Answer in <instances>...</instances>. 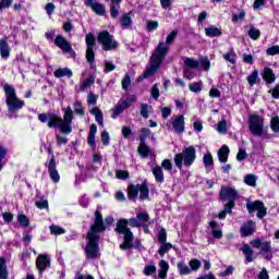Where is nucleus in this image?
<instances>
[{"label":"nucleus","mask_w":279,"mask_h":279,"mask_svg":"<svg viewBox=\"0 0 279 279\" xmlns=\"http://www.w3.org/2000/svg\"><path fill=\"white\" fill-rule=\"evenodd\" d=\"M228 156H230V148L228 147V145H223L218 150L219 162H228Z\"/></svg>","instance_id":"nucleus-23"},{"label":"nucleus","mask_w":279,"mask_h":279,"mask_svg":"<svg viewBox=\"0 0 279 279\" xmlns=\"http://www.w3.org/2000/svg\"><path fill=\"white\" fill-rule=\"evenodd\" d=\"M3 90L5 95L7 108L9 110V117L12 118V114L25 108V100H21V98L16 96V89L10 84H4Z\"/></svg>","instance_id":"nucleus-5"},{"label":"nucleus","mask_w":279,"mask_h":279,"mask_svg":"<svg viewBox=\"0 0 279 279\" xmlns=\"http://www.w3.org/2000/svg\"><path fill=\"white\" fill-rule=\"evenodd\" d=\"M217 132L219 134H228V122L226 120L218 122Z\"/></svg>","instance_id":"nucleus-42"},{"label":"nucleus","mask_w":279,"mask_h":279,"mask_svg":"<svg viewBox=\"0 0 279 279\" xmlns=\"http://www.w3.org/2000/svg\"><path fill=\"white\" fill-rule=\"evenodd\" d=\"M203 162L206 169H210V167L215 165V161L213 160V155L210 153L205 154L203 157Z\"/></svg>","instance_id":"nucleus-38"},{"label":"nucleus","mask_w":279,"mask_h":279,"mask_svg":"<svg viewBox=\"0 0 279 279\" xmlns=\"http://www.w3.org/2000/svg\"><path fill=\"white\" fill-rule=\"evenodd\" d=\"M153 175L156 180V182H158L159 184H162V182H165V172L162 171V167L160 166H155L151 169Z\"/></svg>","instance_id":"nucleus-21"},{"label":"nucleus","mask_w":279,"mask_h":279,"mask_svg":"<svg viewBox=\"0 0 279 279\" xmlns=\"http://www.w3.org/2000/svg\"><path fill=\"white\" fill-rule=\"evenodd\" d=\"M104 230H106V226H104V217L99 210H96L95 222L87 233L88 241L85 246L86 258L93 260L101 256V253L99 252V233L104 232Z\"/></svg>","instance_id":"nucleus-2"},{"label":"nucleus","mask_w":279,"mask_h":279,"mask_svg":"<svg viewBox=\"0 0 279 279\" xmlns=\"http://www.w3.org/2000/svg\"><path fill=\"white\" fill-rule=\"evenodd\" d=\"M183 63L185 64V68L183 70V75L186 80H193L195 77V74L191 72L192 69H199V61L195 60L194 58L185 57L183 59Z\"/></svg>","instance_id":"nucleus-12"},{"label":"nucleus","mask_w":279,"mask_h":279,"mask_svg":"<svg viewBox=\"0 0 279 279\" xmlns=\"http://www.w3.org/2000/svg\"><path fill=\"white\" fill-rule=\"evenodd\" d=\"M195 158H197L195 147L189 146L184 148L182 153L174 156V165L182 170V165H184V167H191V165L195 162Z\"/></svg>","instance_id":"nucleus-6"},{"label":"nucleus","mask_w":279,"mask_h":279,"mask_svg":"<svg viewBox=\"0 0 279 279\" xmlns=\"http://www.w3.org/2000/svg\"><path fill=\"white\" fill-rule=\"evenodd\" d=\"M126 109L118 101V104L114 106L113 109H111V119H117L118 117H120V114H123V112Z\"/></svg>","instance_id":"nucleus-29"},{"label":"nucleus","mask_w":279,"mask_h":279,"mask_svg":"<svg viewBox=\"0 0 279 279\" xmlns=\"http://www.w3.org/2000/svg\"><path fill=\"white\" fill-rule=\"evenodd\" d=\"M175 38H178V31H172L167 36L166 43L161 41L158 44L150 57V63L146 68L143 77H151V75H154L158 71V69H160V64L165 62V58H167V53H169V45L174 43Z\"/></svg>","instance_id":"nucleus-3"},{"label":"nucleus","mask_w":279,"mask_h":279,"mask_svg":"<svg viewBox=\"0 0 279 279\" xmlns=\"http://www.w3.org/2000/svg\"><path fill=\"white\" fill-rule=\"evenodd\" d=\"M161 168L165 169V171H172L173 163L169 159H163L161 162Z\"/></svg>","instance_id":"nucleus-56"},{"label":"nucleus","mask_w":279,"mask_h":279,"mask_svg":"<svg viewBox=\"0 0 279 279\" xmlns=\"http://www.w3.org/2000/svg\"><path fill=\"white\" fill-rule=\"evenodd\" d=\"M90 114H93L100 128H104V112L98 107H94L90 110Z\"/></svg>","instance_id":"nucleus-24"},{"label":"nucleus","mask_w":279,"mask_h":279,"mask_svg":"<svg viewBox=\"0 0 279 279\" xmlns=\"http://www.w3.org/2000/svg\"><path fill=\"white\" fill-rule=\"evenodd\" d=\"M241 232L243 236H250V234H254L256 232V222L254 221H248L243 225L241 228Z\"/></svg>","instance_id":"nucleus-20"},{"label":"nucleus","mask_w":279,"mask_h":279,"mask_svg":"<svg viewBox=\"0 0 279 279\" xmlns=\"http://www.w3.org/2000/svg\"><path fill=\"white\" fill-rule=\"evenodd\" d=\"M85 5H87V8H92L93 12L99 16H104V14H106V7L99 2H95L94 0H85Z\"/></svg>","instance_id":"nucleus-15"},{"label":"nucleus","mask_w":279,"mask_h":279,"mask_svg":"<svg viewBox=\"0 0 279 279\" xmlns=\"http://www.w3.org/2000/svg\"><path fill=\"white\" fill-rule=\"evenodd\" d=\"M128 223L132 228H147L149 226V214L148 213H137L135 218L131 219H120L117 222L116 232L118 234H123L124 241L120 244V250H132L134 247V233L128 228Z\"/></svg>","instance_id":"nucleus-1"},{"label":"nucleus","mask_w":279,"mask_h":279,"mask_svg":"<svg viewBox=\"0 0 279 279\" xmlns=\"http://www.w3.org/2000/svg\"><path fill=\"white\" fill-rule=\"evenodd\" d=\"M159 243H167V230L161 229L158 236Z\"/></svg>","instance_id":"nucleus-63"},{"label":"nucleus","mask_w":279,"mask_h":279,"mask_svg":"<svg viewBox=\"0 0 279 279\" xmlns=\"http://www.w3.org/2000/svg\"><path fill=\"white\" fill-rule=\"evenodd\" d=\"M138 193L140 199H147V197H149V187L145 182L129 186V199H136L138 197Z\"/></svg>","instance_id":"nucleus-9"},{"label":"nucleus","mask_w":279,"mask_h":279,"mask_svg":"<svg viewBox=\"0 0 279 279\" xmlns=\"http://www.w3.org/2000/svg\"><path fill=\"white\" fill-rule=\"evenodd\" d=\"M149 110H151V107L147 104H142L141 105V116L144 119H149Z\"/></svg>","instance_id":"nucleus-45"},{"label":"nucleus","mask_w":279,"mask_h":279,"mask_svg":"<svg viewBox=\"0 0 279 279\" xmlns=\"http://www.w3.org/2000/svg\"><path fill=\"white\" fill-rule=\"evenodd\" d=\"M63 119L62 117L51 112L39 113L38 119L40 123H48V128H57V130H60L62 134H71V132H73V126H71L73 123V109L68 107L63 109Z\"/></svg>","instance_id":"nucleus-4"},{"label":"nucleus","mask_w":279,"mask_h":279,"mask_svg":"<svg viewBox=\"0 0 279 279\" xmlns=\"http://www.w3.org/2000/svg\"><path fill=\"white\" fill-rule=\"evenodd\" d=\"M173 248V244L171 243H163L159 250L158 254L161 256V258L165 256V254H168Z\"/></svg>","instance_id":"nucleus-37"},{"label":"nucleus","mask_w":279,"mask_h":279,"mask_svg":"<svg viewBox=\"0 0 279 279\" xmlns=\"http://www.w3.org/2000/svg\"><path fill=\"white\" fill-rule=\"evenodd\" d=\"M137 151L142 158H147L149 156V146L145 142H141Z\"/></svg>","instance_id":"nucleus-35"},{"label":"nucleus","mask_w":279,"mask_h":279,"mask_svg":"<svg viewBox=\"0 0 279 279\" xmlns=\"http://www.w3.org/2000/svg\"><path fill=\"white\" fill-rule=\"evenodd\" d=\"M54 45L56 47H59V49H61L62 51H71V44H69V41L66 40V38L58 35L54 39Z\"/></svg>","instance_id":"nucleus-18"},{"label":"nucleus","mask_w":279,"mask_h":279,"mask_svg":"<svg viewBox=\"0 0 279 279\" xmlns=\"http://www.w3.org/2000/svg\"><path fill=\"white\" fill-rule=\"evenodd\" d=\"M178 270L180 276H189V274H191V268L184 264V262H179L177 264Z\"/></svg>","instance_id":"nucleus-33"},{"label":"nucleus","mask_w":279,"mask_h":279,"mask_svg":"<svg viewBox=\"0 0 279 279\" xmlns=\"http://www.w3.org/2000/svg\"><path fill=\"white\" fill-rule=\"evenodd\" d=\"M248 36L252 40H258V38H260V31L258 28L251 27L248 29Z\"/></svg>","instance_id":"nucleus-47"},{"label":"nucleus","mask_w":279,"mask_h":279,"mask_svg":"<svg viewBox=\"0 0 279 279\" xmlns=\"http://www.w3.org/2000/svg\"><path fill=\"white\" fill-rule=\"evenodd\" d=\"M220 196L222 199L229 201L228 204H233L236 202V197H239V193L234 187H222L220 191Z\"/></svg>","instance_id":"nucleus-14"},{"label":"nucleus","mask_w":279,"mask_h":279,"mask_svg":"<svg viewBox=\"0 0 279 279\" xmlns=\"http://www.w3.org/2000/svg\"><path fill=\"white\" fill-rule=\"evenodd\" d=\"M262 77L266 84H274L276 82V73L271 68H265L262 72Z\"/></svg>","instance_id":"nucleus-19"},{"label":"nucleus","mask_w":279,"mask_h":279,"mask_svg":"<svg viewBox=\"0 0 279 279\" xmlns=\"http://www.w3.org/2000/svg\"><path fill=\"white\" fill-rule=\"evenodd\" d=\"M48 171L49 175L52 181L60 182V174L58 173V170L56 169V159L52 157L48 163Z\"/></svg>","instance_id":"nucleus-17"},{"label":"nucleus","mask_w":279,"mask_h":279,"mask_svg":"<svg viewBox=\"0 0 279 279\" xmlns=\"http://www.w3.org/2000/svg\"><path fill=\"white\" fill-rule=\"evenodd\" d=\"M119 102L128 110L132 104H136V96H129L126 98H121Z\"/></svg>","instance_id":"nucleus-31"},{"label":"nucleus","mask_w":279,"mask_h":279,"mask_svg":"<svg viewBox=\"0 0 279 279\" xmlns=\"http://www.w3.org/2000/svg\"><path fill=\"white\" fill-rule=\"evenodd\" d=\"M232 208H234V203H227L225 209L218 214V219H226V215L232 213Z\"/></svg>","instance_id":"nucleus-34"},{"label":"nucleus","mask_w":279,"mask_h":279,"mask_svg":"<svg viewBox=\"0 0 279 279\" xmlns=\"http://www.w3.org/2000/svg\"><path fill=\"white\" fill-rule=\"evenodd\" d=\"M85 43L87 49H95V35H93V33H88L85 37Z\"/></svg>","instance_id":"nucleus-39"},{"label":"nucleus","mask_w":279,"mask_h":279,"mask_svg":"<svg viewBox=\"0 0 279 279\" xmlns=\"http://www.w3.org/2000/svg\"><path fill=\"white\" fill-rule=\"evenodd\" d=\"M54 77H73V71L69 68H59L53 72Z\"/></svg>","instance_id":"nucleus-22"},{"label":"nucleus","mask_w":279,"mask_h":279,"mask_svg":"<svg viewBox=\"0 0 279 279\" xmlns=\"http://www.w3.org/2000/svg\"><path fill=\"white\" fill-rule=\"evenodd\" d=\"M49 265H51V259L49 258V256L43 254L38 255L36 259V267L40 272L45 271V269H47Z\"/></svg>","instance_id":"nucleus-16"},{"label":"nucleus","mask_w":279,"mask_h":279,"mask_svg":"<svg viewBox=\"0 0 279 279\" xmlns=\"http://www.w3.org/2000/svg\"><path fill=\"white\" fill-rule=\"evenodd\" d=\"M130 84H132V78H130V74H125L122 80V88L123 90H128L130 88Z\"/></svg>","instance_id":"nucleus-57"},{"label":"nucleus","mask_w":279,"mask_h":279,"mask_svg":"<svg viewBox=\"0 0 279 279\" xmlns=\"http://www.w3.org/2000/svg\"><path fill=\"white\" fill-rule=\"evenodd\" d=\"M1 58L8 60L10 58V46L8 43L1 41Z\"/></svg>","instance_id":"nucleus-36"},{"label":"nucleus","mask_w":279,"mask_h":279,"mask_svg":"<svg viewBox=\"0 0 279 279\" xmlns=\"http://www.w3.org/2000/svg\"><path fill=\"white\" fill-rule=\"evenodd\" d=\"M223 60L230 62V64H236V52L234 51V49H231L227 53H225Z\"/></svg>","instance_id":"nucleus-30"},{"label":"nucleus","mask_w":279,"mask_h":279,"mask_svg":"<svg viewBox=\"0 0 279 279\" xmlns=\"http://www.w3.org/2000/svg\"><path fill=\"white\" fill-rule=\"evenodd\" d=\"M98 43L102 45L104 51H112L119 47V43L112 38L108 31H102L98 34Z\"/></svg>","instance_id":"nucleus-10"},{"label":"nucleus","mask_w":279,"mask_h":279,"mask_svg":"<svg viewBox=\"0 0 279 279\" xmlns=\"http://www.w3.org/2000/svg\"><path fill=\"white\" fill-rule=\"evenodd\" d=\"M121 25L122 27H130V25H132V16L130 15V13H124L121 17Z\"/></svg>","instance_id":"nucleus-41"},{"label":"nucleus","mask_w":279,"mask_h":279,"mask_svg":"<svg viewBox=\"0 0 279 279\" xmlns=\"http://www.w3.org/2000/svg\"><path fill=\"white\" fill-rule=\"evenodd\" d=\"M86 60L87 62H89V64H93V62H95V48L86 49Z\"/></svg>","instance_id":"nucleus-51"},{"label":"nucleus","mask_w":279,"mask_h":279,"mask_svg":"<svg viewBox=\"0 0 279 279\" xmlns=\"http://www.w3.org/2000/svg\"><path fill=\"white\" fill-rule=\"evenodd\" d=\"M270 130L272 132L278 133L279 132V117L276 116L270 120Z\"/></svg>","instance_id":"nucleus-49"},{"label":"nucleus","mask_w":279,"mask_h":279,"mask_svg":"<svg viewBox=\"0 0 279 279\" xmlns=\"http://www.w3.org/2000/svg\"><path fill=\"white\" fill-rule=\"evenodd\" d=\"M209 228L211 230L214 239H221V236H223L221 230L217 229V223L215 221L209 222Z\"/></svg>","instance_id":"nucleus-32"},{"label":"nucleus","mask_w":279,"mask_h":279,"mask_svg":"<svg viewBox=\"0 0 279 279\" xmlns=\"http://www.w3.org/2000/svg\"><path fill=\"white\" fill-rule=\"evenodd\" d=\"M8 268H5V259L1 258V279H8Z\"/></svg>","instance_id":"nucleus-60"},{"label":"nucleus","mask_w":279,"mask_h":279,"mask_svg":"<svg viewBox=\"0 0 279 279\" xmlns=\"http://www.w3.org/2000/svg\"><path fill=\"white\" fill-rule=\"evenodd\" d=\"M116 177L118 178V180H128V178H130V172L125 170H118L116 172Z\"/></svg>","instance_id":"nucleus-55"},{"label":"nucleus","mask_w":279,"mask_h":279,"mask_svg":"<svg viewBox=\"0 0 279 279\" xmlns=\"http://www.w3.org/2000/svg\"><path fill=\"white\" fill-rule=\"evenodd\" d=\"M17 221L23 228H27L29 226V218L25 216L24 214H19L17 215Z\"/></svg>","instance_id":"nucleus-46"},{"label":"nucleus","mask_w":279,"mask_h":279,"mask_svg":"<svg viewBox=\"0 0 279 279\" xmlns=\"http://www.w3.org/2000/svg\"><path fill=\"white\" fill-rule=\"evenodd\" d=\"M149 134H151V130H149L147 128H142L140 130V141H141V143H145V141H147V137H149Z\"/></svg>","instance_id":"nucleus-43"},{"label":"nucleus","mask_w":279,"mask_h":279,"mask_svg":"<svg viewBox=\"0 0 279 279\" xmlns=\"http://www.w3.org/2000/svg\"><path fill=\"white\" fill-rule=\"evenodd\" d=\"M101 143L106 146L110 145V133L108 131L101 132Z\"/></svg>","instance_id":"nucleus-59"},{"label":"nucleus","mask_w":279,"mask_h":279,"mask_svg":"<svg viewBox=\"0 0 279 279\" xmlns=\"http://www.w3.org/2000/svg\"><path fill=\"white\" fill-rule=\"evenodd\" d=\"M97 99H99V96L89 93L87 96V104H89L90 106H95V104H97Z\"/></svg>","instance_id":"nucleus-61"},{"label":"nucleus","mask_w":279,"mask_h":279,"mask_svg":"<svg viewBox=\"0 0 279 279\" xmlns=\"http://www.w3.org/2000/svg\"><path fill=\"white\" fill-rule=\"evenodd\" d=\"M267 56H278L279 54V46H272L266 50Z\"/></svg>","instance_id":"nucleus-62"},{"label":"nucleus","mask_w":279,"mask_h":279,"mask_svg":"<svg viewBox=\"0 0 279 279\" xmlns=\"http://www.w3.org/2000/svg\"><path fill=\"white\" fill-rule=\"evenodd\" d=\"M171 125L175 134H184V130H185L184 116L180 114L171 118L170 124H167L168 130H171Z\"/></svg>","instance_id":"nucleus-13"},{"label":"nucleus","mask_w":279,"mask_h":279,"mask_svg":"<svg viewBox=\"0 0 279 279\" xmlns=\"http://www.w3.org/2000/svg\"><path fill=\"white\" fill-rule=\"evenodd\" d=\"M169 271V263L165 259L159 262V274L158 277L161 279L167 278V272Z\"/></svg>","instance_id":"nucleus-26"},{"label":"nucleus","mask_w":279,"mask_h":279,"mask_svg":"<svg viewBox=\"0 0 279 279\" xmlns=\"http://www.w3.org/2000/svg\"><path fill=\"white\" fill-rule=\"evenodd\" d=\"M95 84V76H89L87 78H82L81 80V90L84 92V90H87V88H90L92 85Z\"/></svg>","instance_id":"nucleus-27"},{"label":"nucleus","mask_w":279,"mask_h":279,"mask_svg":"<svg viewBox=\"0 0 279 279\" xmlns=\"http://www.w3.org/2000/svg\"><path fill=\"white\" fill-rule=\"evenodd\" d=\"M198 62L204 71H210V60L207 57H202Z\"/></svg>","instance_id":"nucleus-50"},{"label":"nucleus","mask_w":279,"mask_h":279,"mask_svg":"<svg viewBox=\"0 0 279 279\" xmlns=\"http://www.w3.org/2000/svg\"><path fill=\"white\" fill-rule=\"evenodd\" d=\"M246 208L250 215H252V213H257L258 219H263V217L267 215V208L265 207V204L260 201L248 202L246 204Z\"/></svg>","instance_id":"nucleus-11"},{"label":"nucleus","mask_w":279,"mask_h":279,"mask_svg":"<svg viewBox=\"0 0 279 279\" xmlns=\"http://www.w3.org/2000/svg\"><path fill=\"white\" fill-rule=\"evenodd\" d=\"M205 34L209 38H215V36H221V29L216 26H209L205 28Z\"/></svg>","instance_id":"nucleus-28"},{"label":"nucleus","mask_w":279,"mask_h":279,"mask_svg":"<svg viewBox=\"0 0 279 279\" xmlns=\"http://www.w3.org/2000/svg\"><path fill=\"white\" fill-rule=\"evenodd\" d=\"M248 130L253 136L260 137L267 134V128H265V118L258 114L248 116Z\"/></svg>","instance_id":"nucleus-7"},{"label":"nucleus","mask_w":279,"mask_h":279,"mask_svg":"<svg viewBox=\"0 0 279 279\" xmlns=\"http://www.w3.org/2000/svg\"><path fill=\"white\" fill-rule=\"evenodd\" d=\"M74 112L76 114H80L81 117H84V107H82V102L80 101L74 102Z\"/></svg>","instance_id":"nucleus-54"},{"label":"nucleus","mask_w":279,"mask_h":279,"mask_svg":"<svg viewBox=\"0 0 279 279\" xmlns=\"http://www.w3.org/2000/svg\"><path fill=\"white\" fill-rule=\"evenodd\" d=\"M250 245L255 250H259V254H262L263 258L266 260H271V258H274V253L271 252V242L263 241L257 238L252 240Z\"/></svg>","instance_id":"nucleus-8"},{"label":"nucleus","mask_w":279,"mask_h":279,"mask_svg":"<svg viewBox=\"0 0 279 279\" xmlns=\"http://www.w3.org/2000/svg\"><path fill=\"white\" fill-rule=\"evenodd\" d=\"M242 252L246 258V263H253L254 262V250H252V246L244 244L242 246Z\"/></svg>","instance_id":"nucleus-25"},{"label":"nucleus","mask_w":279,"mask_h":279,"mask_svg":"<svg viewBox=\"0 0 279 279\" xmlns=\"http://www.w3.org/2000/svg\"><path fill=\"white\" fill-rule=\"evenodd\" d=\"M50 232L51 234L60 235V234H65L66 230H64V228L60 226L51 225Z\"/></svg>","instance_id":"nucleus-44"},{"label":"nucleus","mask_w":279,"mask_h":279,"mask_svg":"<svg viewBox=\"0 0 279 279\" xmlns=\"http://www.w3.org/2000/svg\"><path fill=\"white\" fill-rule=\"evenodd\" d=\"M145 276H154L156 274V265H148L144 268Z\"/></svg>","instance_id":"nucleus-58"},{"label":"nucleus","mask_w":279,"mask_h":279,"mask_svg":"<svg viewBox=\"0 0 279 279\" xmlns=\"http://www.w3.org/2000/svg\"><path fill=\"white\" fill-rule=\"evenodd\" d=\"M247 82L250 86H254L258 80V71H253L248 76H247Z\"/></svg>","instance_id":"nucleus-52"},{"label":"nucleus","mask_w":279,"mask_h":279,"mask_svg":"<svg viewBox=\"0 0 279 279\" xmlns=\"http://www.w3.org/2000/svg\"><path fill=\"white\" fill-rule=\"evenodd\" d=\"M256 177L254 174H246L244 177V183L247 184V186H256Z\"/></svg>","instance_id":"nucleus-48"},{"label":"nucleus","mask_w":279,"mask_h":279,"mask_svg":"<svg viewBox=\"0 0 279 279\" xmlns=\"http://www.w3.org/2000/svg\"><path fill=\"white\" fill-rule=\"evenodd\" d=\"M204 84L201 82H194L189 85V89L191 93H202Z\"/></svg>","instance_id":"nucleus-40"},{"label":"nucleus","mask_w":279,"mask_h":279,"mask_svg":"<svg viewBox=\"0 0 279 279\" xmlns=\"http://www.w3.org/2000/svg\"><path fill=\"white\" fill-rule=\"evenodd\" d=\"M269 93L274 99H279V83L272 89H270Z\"/></svg>","instance_id":"nucleus-64"},{"label":"nucleus","mask_w":279,"mask_h":279,"mask_svg":"<svg viewBox=\"0 0 279 279\" xmlns=\"http://www.w3.org/2000/svg\"><path fill=\"white\" fill-rule=\"evenodd\" d=\"M189 265H190V269H191V272L192 271H197V269H199V267H202V262H199V259H192V260H190V263H189Z\"/></svg>","instance_id":"nucleus-53"}]
</instances>
